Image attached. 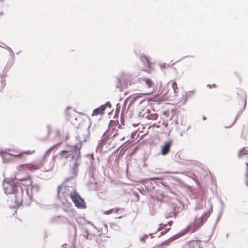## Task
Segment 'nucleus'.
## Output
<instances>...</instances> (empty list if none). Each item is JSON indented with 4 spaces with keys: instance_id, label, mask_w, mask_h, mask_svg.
I'll use <instances>...</instances> for the list:
<instances>
[{
    "instance_id": "18",
    "label": "nucleus",
    "mask_w": 248,
    "mask_h": 248,
    "mask_svg": "<svg viewBox=\"0 0 248 248\" xmlns=\"http://www.w3.org/2000/svg\"><path fill=\"white\" fill-rule=\"evenodd\" d=\"M147 118L149 119L156 120L158 118V114L155 113H152V114H149L147 116Z\"/></svg>"
},
{
    "instance_id": "34",
    "label": "nucleus",
    "mask_w": 248,
    "mask_h": 248,
    "mask_svg": "<svg viewBox=\"0 0 248 248\" xmlns=\"http://www.w3.org/2000/svg\"><path fill=\"white\" fill-rule=\"evenodd\" d=\"M246 165H247V168H248V163H246Z\"/></svg>"
},
{
    "instance_id": "2",
    "label": "nucleus",
    "mask_w": 248,
    "mask_h": 248,
    "mask_svg": "<svg viewBox=\"0 0 248 248\" xmlns=\"http://www.w3.org/2000/svg\"><path fill=\"white\" fill-rule=\"evenodd\" d=\"M137 87L139 90L143 91L142 93L134 95V99L140 98L143 96L151 94L155 91V86L154 82L149 78H140L138 79Z\"/></svg>"
},
{
    "instance_id": "38",
    "label": "nucleus",
    "mask_w": 248,
    "mask_h": 248,
    "mask_svg": "<svg viewBox=\"0 0 248 248\" xmlns=\"http://www.w3.org/2000/svg\"><path fill=\"white\" fill-rule=\"evenodd\" d=\"M2 0H0V1H2Z\"/></svg>"
},
{
    "instance_id": "36",
    "label": "nucleus",
    "mask_w": 248,
    "mask_h": 248,
    "mask_svg": "<svg viewBox=\"0 0 248 248\" xmlns=\"http://www.w3.org/2000/svg\"><path fill=\"white\" fill-rule=\"evenodd\" d=\"M203 119L205 120L206 119L205 117H203Z\"/></svg>"
},
{
    "instance_id": "24",
    "label": "nucleus",
    "mask_w": 248,
    "mask_h": 248,
    "mask_svg": "<svg viewBox=\"0 0 248 248\" xmlns=\"http://www.w3.org/2000/svg\"><path fill=\"white\" fill-rule=\"evenodd\" d=\"M114 211V210L113 209H110L109 210L105 211V214H110L112 213V212H113Z\"/></svg>"
},
{
    "instance_id": "9",
    "label": "nucleus",
    "mask_w": 248,
    "mask_h": 248,
    "mask_svg": "<svg viewBox=\"0 0 248 248\" xmlns=\"http://www.w3.org/2000/svg\"><path fill=\"white\" fill-rule=\"evenodd\" d=\"M81 148V145L80 147H78V145H74L72 147L71 151L74 153V155L72 156V158H73L74 157H76V159L77 161L78 159H80L81 157L80 156V149Z\"/></svg>"
},
{
    "instance_id": "1",
    "label": "nucleus",
    "mask_w": 248,
    "mask_h": 248,
    "mask_svg": "<svg viewBox=\"0 0 248 248\" xmlns=\"http://www.w3.org/2000/svg\"><path fill=\"white\" fill-rule=\"evenodd\" d=\"M3 186L5 193L13 194L11 201L15 202L14 205L18 206L23 202L26 203L23 198V190L22 189L21 191H17V185L13 180L5 179L3 183Z\"/></svg>"
},
{
    "instance_id": "28",
    "label": "nucleus",
    "mask_w": 248,
    "mask_h": 248,
    "mask_svg": "<svg viewBox=\"0 0 248 248\" xmlns=\"http://www.w3.org/2000/svg\"><path fill=\"white\" fill-rule=\"evenodd\" d=\"M168 224H169V226H171L172 225V221H169L168 222Z\"/></svg>"
},
{
    "instance_id": "8",
    "label": "nucleus",
    "mask_w": 248,
    "mask_h": 248,
    "mask_svg": "<svg viewBox=\"0 0 248 248\" xmlns=\"http://www.w3.org/2000/svg\"><path fill=\"white\" fill-rule=\"evenodd\" d=\"M0 155L2 157L4 162H8L9 161V160L7 159L9 156H14L18 158H22L24 157V154L22 152L17 155H12L8 153L6 151H0Z\"/></svg>"
},
{
    "instance_id": "32",
    "label": "nucleus",
    "mask_w": 248,
    "mask_h": 248,
    "mask_svg": "<svg viewBox=\"0 0 248 248\" xmlns=\"http://www.w3.org/2000/svg\"><path fill=\"white\" fill-rule=\"evenodd\" d=\"M163 124L165 125V127H167L168 125L167 124H165L164 123H163Z\"/></svg>"
},
{
    "instance_id": "11",
    "label": "nucleus",
    "mask_w": 248,
    "mask_h": 248,
    "mask_svg": "<svg viewBox=\"0 0 248 248\" xmlns=\"http://www.w3.org/2000/svg\"><path fill=\"white\" fill-rule=\"evenodd\" d=\"M236 121V118L227 117L223 121V126L225 128H230L234 124Z\"/></svg>"
},
{
    "instance_id": "19",
    "label": "nucleus",
    "mask_w": 248,
    "mask_h": 248,
    "mask_svg": "<svg viewBox=\"0 0 248 248\" xmlns=\"http://www.w3.org/2000/svg\"><path fill=\"white\" fill-rule=\"evenodd\" d=\"M245 155H248V150L244 148L240 151L238 155L239 157H241Z\"/></svg>"
},
{
    "instance_id": "35",
    "label": "nucleus",
    "mask_w": 248,
    "mask_h": 248,
    "mask_svg": "<svg viewBox=\"0 0 248 248\" xmlns=\"http://www.w3.org/2000/svg\"><path fill=\"white\" fill-rule=\"evenodd\" d=\"M72 110V112H73L74 114H75V112H74V110Z\"/></svg>"
},
{
    "instance_id": "14",
    "label": "nucleus",
    "mask_w": 248,
    "mask_h": 248,
    "mask_svg": "<svg viewBox=\"0 0 248 248\" xmlns=\"http://www.w3.org/2000/svg\"><path fill=\"white\" fill-rule=\"evenodd\" d=\"M69 109H70V108H67L66 109V112L67 116L69 117V119L70 120L71 123L73 124H75V125H79L80 124L79 123L78 124L77 123H76V121H77L78 119L80 118V116L79 115V116H78L77 117H75V116H71V115H69L68 111Z\"/></svg>"
},
{
    "instance_id": "4",
    "label": "nucleus",
    "mask_w": 248,
    "mask_h": 248,
    "mask_svg": "<svg viewBox=\"0 0 248 248\" xmlns=\"http://www.w3.org/2000/svg\"><path fill=\"white\" fill-rule=\"evenodd\" d=\"M60 144H56L50 148H49L46 152L44 155L42 160L38 163H30L28 164L21 165L19 166L20 168L23 169H28L30 170H38L40 169L43 165L44 161L45 160L46 158L47 155H49L51 152L55 148H57L60 146Z\"/></svg>"
},
{
    "instance_id": "15",
    "label": "nucleus",
    "mask_w": 248,
    "mask_h": 248,
    "mask_svg": "<svg viewBox=\"0 0 248 248\" xmlns=\"http://www.w3.org/2000/svg\"><path fill=\"white\" fill-rule=\"evenodd\" d=\"M190 248H201L200 242L199 241H192L189 243Z\"/></svg>"
},
{
    "instance_id": "16",
    "label": "nucleus",
    "mask_w": 248,
    "mask_h": 248,
    "mask_svg": "<svg viewBox=\"0 0 248 248\" xmlns=\"http://www.w3.org/2000/svg\"><path fill=\"white\" fill-rule=\"evenodd\" d=\"M68 151L67 150H62L60 152V155H56L53 157V159L55 160L56 158L58 157L60 159H61L63 158L64 155H66L68 153Z\"/></svg>"
},
{
    "instance_id": "33",
    "label": "nucleus",
    "mask_w": 248,
    "mask_h": 248,
    "mask_svg": "<svg viewBox=\"0 0 248 248\" xmlns=\"http://www.w3.org/2000/svg\"><path fill=\"white\" fill-rule=\"evenodd\" d=\"M153 125H154V126H156V127H159V126H157V125H156V124H153Z\"/></svg>"
},
{
    "instance_id": "26",
    "label": "nucleus",
    "mask_w": 248,
    "mask_h": 248,
    "mask_svg": "<svg viewBox=\"0 0 248 248\" xmlns=\"http://www.w3.org/2000/svg\"><path fill=\"white\" fill-rule=\"evenodd\" d=\"M207 86H208L209 88H212V87L215 88L216 87V85L215 84H213L212 85L208 84Z\"/></svg>"
},
{
    "instance_id": "30",
    "label": "nucleus",
    "mask_w": 248,
    "mask_h": 248,
    "mask_svg": "<svg viewBox=\"0 0 248 248\" xmlns=\"http://www.w3.org/2000/svg\"><path fill=\"white\" fill-rule=\"evenodd\" d=\"M246 184L247 186H248V178H247V180H246Z\"/></svg>"
},
{
    "instance_id": "6",
    "label": "nucleus",
    "mask_w": 248,
    "mask_h": 248,
    "mask_svg": "<svg viewBox=\"0 0 248 248\" xmlns=\"http://www.w3.org/2000/svg\"><path fill=\"white\" fill-rule=\"evenodd\" d=\"M237 94L236 101L238 108L240 110H243L246 105V93L242 89H238L237 90Z\"/></svg>"
},
{
    "instance_id": "13",
    "label": "nucleus",
    "mask_w": 248,
    "mask_h": 248,
    "mask_svg": "<svg viewBox=\"0 0 248 248\" xmlns=\"http://www.w3.org/2000/svg\"><path fill=\"white\" fill-rule=\"evenodd\" d=\"M105 110V105H101L95 108L93 112L92 116L103 115Z\"/></svg>"
},
{
    "instance_id": "10",
    "label": "nucleus",
    "mask_w": 248,
    "mask_h": 248,
    "mask_svg": "<svg viewBox=\"0 0 248 248\" xmlns=\"http://www.w3.org/2000/svg\"><path fill=\"white\" fill-rule=\"evenodd\" d=\"M172 144L171 140H169L164 143V145L161 147V153L163 155H165L169 153L170 148Z\"/></svg>"
},
{
    "instance_id": "7",
    "label": "nucleus",
    "mask_w": 248,
    "mask_h": 248,
    "mask_svg": "<svg viewBox=\"0 0 248 248\" xmlns=\"http://www.w3.org/2000/svg\"><path fill=\"white\" fill-rule=\"evenodd\" d=\"M71 199L76 207L80 209L86 208L84 200L77 191H75L71 195Z\"/></svg>"
},
{
    "instance_id": "17",
    "label": "nucleus",
    "mask_w": 248,
    "mask_h": 248,
    "mask_svg": "<svg viewBox=\"0 0 248 248\" xmlns=\"http://www.w3.org/2000/svg\"><path fill=\"white\" fill-rule=\"evenodd\" d=\"M171 86L173 89L174 92L175 93H177L178 92V87L177 86V84L176 81H172L171 82Z\"/></svg>"
},
{
    "instance_id": "37",
    "label": "nucleus",
    "mask_w": 248,
    "mask_h": 248,
    "mask_svg": "<svg viewBox=\"0 0 248 248\" xmlns=\"http://www.w3.org/2000/svg\"><path fill=\"white\" fill-rule=\"evenodd\" d=\"M68 158V156H65V158Z\"/></svg>"
},
{
    "instance_id": "31",
    "label": "nucleus",
    "mask_w": 248,
    "mask_h": 248,
    "mask_svg": "<svg viewBox=\"0 0 248 248\" xmlns=\"http://www.w3.org/2000/svg\"><path fill=\"white\" fill-rule=\"evenodd\" d=\"M119 210H120V209H119V208H117L116 209H115V212L116 213H117V212H118V211Z\"/></svg>"
},
{
    "instance_id": "5",
    "label": "nucleus",
    "mask_w": 248,
    "mask_h": 248,
    "mask_svg": "<svg viewBox=\"0 0 248 248\" xmlns=\"http://www.w3.org/2000/svg\"><path fill=\"white\" fill-rule=\"evenodd\" d=\"M209 217V214L208 212L204 213L200 217H196L192 223L189 224L186 228V232H194L198 229L202 227L204 223L207 221Z\"/></svg>"
},
{
    "instance_id": "25",
    "label": "nucleus",
    "mask_w": 248,
    "mask_h": 248,
    "mask_svg": "<svg viewBox=\"0 0 248 248\" xmlns=\"http://www.w3.org/2000/svg\"><path fill=\"white\" fill-rule=\"evenodd\" d=\"M170 229V228H168L165 231L161 232V235H164L167 232L169 231Z\"/></svg>"
},
{
    "instance_id": "27",
    "label": "nucleus",
    "mask_w": 248,
    "mask_h": 248,
    "mask_svg": "<svg viewBox=\"0 0 248 248\" xmlns=\"http://www.w3.org/2000/svg\"><path fill=\"white\" fill-rule=\"evenodd\" d=\"M104 105H105V108L107 107V106H108L109 108L111 107V104L108 102H107L105 104H104Z\"/></svg>"
},
{
    "instance_id": "29",
    "label": "nucleus",
    "mask_w": 248,
    "mask_h": 248,
    "mask_svg": "<svg viewBox=\"0 0 248 248\" xmlns=\"http://www.w3.org/2000/svg\"><path fill=\"white\" fill-rule=\"evenodd\" d=\"M78 163H77V162H76V163H75V164H74V166H75V167H78Z\"/></svg>"
},
{
    "instance_id": "20",
    "label": "nucleus",
    "mask_w": 248,
    "mask_h": 248,
    "mask_svg": "<svg viewBox=\"0 0 248 248\" xmlns=\"http://www.w3.org/2000/svg\"><path fill=\"white\" fill-rule=\"evenodd\" d=\"M193 93H194V92L193 91H190L186 92L185 93V96H186V99H187V98H188L189 97H191L193 96Z\"/></svg>"
},
{
    "instance_id": "21",
    "label": "nucleus",
    "mask_w": 248,
    "mask_h": 248,
    "mask_svg": "<svg viewBox=\"0 0 248 248\" xmlns=\"http://www.w3.org/2000/svg\"><path fill=\"white\" fill-rule=\"evenodd\" d=\"M35 150H32V151H30V150H27V151H23V153L24 155H31L33 153H35Z\"/></svg>"
},
{
    "instance_id": "12",
    "label": "nucleus",
    "mask_w": 248,
    "mask_h": 248,
    "mask_svg": "<svg viewBox=\"0 0 248 248\" xmlns=\"http://www.w3.org/2000/svg\"><path fill=\"white\" fill-rule=\"evenodd\" d=\"M20 182V184L24 186H32L33 181L31 176H28L27 177L23 179H19Z\"/></svg>"
},
{
    "instance_id": "23",
    "label": "nucleus",
    "mask_w": 248,
    "mask_h": 248,
    "mask_svg": "<svg viewBox=\"0 0 248 248\" xmlns=\"http://www.w3.org/2000/svg\"><path fill=\"white\" fill-rule=\"evenodd\" d=\"M144 58L145 59L146 61L147 62V67L150 68L151 63H150L149 59L147 57H144Z\"/></svg>"
},
{
    "instance_id": "22",
    "label": "nucleus",
    "mask_w": 248,
    "mask_h": 248,
    "mask_svg": "<svg viewBox=\"0 0 248 248\" xmlns=\"http://www.w3.org/2000/svg\"><path fill=\"white\" fill-rule=\"evenodd\" d=\"M167 226V224H161L159 225V227L158 229V231H160L162 230L163 229L165 228Z\"/></svg>"
},
{
    "instance_id": "3",
    "label": "nucleus",
    "mask_w": 248,
    "mask_h": 248,
    "mask_svg": "<svg viewBox=\"0 0 248 248\" xmlns=\"http://www.w3.org/2000/svg\"><path fill=\"white\" fill-rule=\"evenodd\" d=\"M74 190L72 187L65 185L60 186L58 187V194L62 202L68 207L71 205L69 201V198H71V195L74 193Z\"/></svg>"
}]
</instances>
